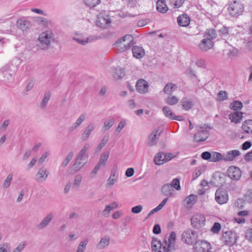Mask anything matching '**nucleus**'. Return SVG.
<instances>
[{"mask_svg": "<svg viewBox=\"0 0 252 252\" xmlns=\"http://www.w3.org/2000/svg\"><path fill=\"white\" fill-rule=\"evenodd\" d=\"M224 154L221 155L220 153L213 152L212 154L211 161L217 162L220 160H223Z\"/></svg>", "mask_w": 252, "mask_h": 252, "instance_id": "38", "label": "nucleus"}, {"mask_svg": "<svg viewBox=\"0 0 252 252\" xmlns=\"http://www.w3.org/2000/svg\"><path fill=\"white\" fill-rule=\"evenodd\" d=\"M125 75V71L122 68L117 67L115 69V72L113 74L114 78L116 79H120L123 78Z\"/></svg>", "mask_w": 252, "mask_h": 252, "instance_id": "34", "label": "nucleus"}, {"mask_svg": "<svg viewBox=\"0 0 252 252\" xmlns=\"http://www.w3.org/2000/svg\"><path fill=\"white\" fill-rule=\"evenodd\" d=\"M157 9L161 13H165L168 10V7L164 0H158L157 2Z\"/></svg>", "mask_w": 252, "mask_h": 252, "instance_id": "27", "label": "nucleus"}, {"mask_svg": "<svg viewBox=\"0 0 252 252\" xmlns=\"http://www.w3.org/2000/svg\"><path fill=\"white\" fill-rule=\"evenodd\" d=\"M109 139V135L108 134H106L103 137L100 143L98 145V146H97L98 150H101L105 145V144L107 143Z\"/></svg>", "mask_w": 252, "mask_h": 252, "instance_id": "43", "label": "nucleus"}, {"mask_svg": "<svg viewBox=\"0 0 252 252\" xmlns=\"http://www.w3.org/2000/svg\"><path fill=\"white\" fill-rule=\"evenodd\" d=\"M132 54L134 57L137 59H141L142 58V47L138 46H133Z\"/></svg>", "mask_w": 252, "mask_h": 252, "instance_id": "36", "label": "nucleus"}, {"mask_svg": "<svg viewBox=\"0 0 252 252\" xmlns=\"http://www.w3.org/2000/svg\"><path fill=\"white\" fill-rule=\"evenodd\" d=\"M237 240L236 234L231 230H228L222 233L221 240L226 245L233 246L236 242Z\"/></svg>", "mask_w": 252, "mask_h": 252, "instance_id": "4", "label": "nucleus"}, {"mask_svg": "<svg viewBox=\"0 0 252 252\" xmlns=\"http://www.w3.org/2000/svg\"><path fill=\"white\" fill-rule=\"evenodd\" d=\"M171 188L173 189L175 188L176 189L179 190L181 189L180 184V180L178 178L174 179L172 182L171 184Z\"/></svg>", "mask_w": 252, "mask_h": 252, "instance_id": "48", "label": "nucleus"}, {"mask_svg": "<svg viewBox=\"0 0 252 252\" xmlns=\"http://www.w3.org/2000/svg\"><path fill=\"white\" fill-rule=\"evenodd\" d=\"M174 189L171 188L169 184L164 185L161 188V192L164 195L168 197H170L173 194Z\"/></svg>", "mask_w": 252, "mask_h": 252, "instance_id": "25", "label": "nucleus"}, {"mask_svg": "<svg viewBox=\"0 0 252 252\" xmlns=\"http://www.w3.org/2000/svg\"><path fill=\"white\" fill-rule=\"evenodd\" d=\"M204 37L207 39H209L211 41L215 39L217 37V32L215 30L211 29L207 30L204 34Z\"/></svg>", "mask_w": 252, "mask_h": 252, "instance_id": "33", "label": "nucleus"}, {"mask_svg": "<svg viewBox=\"0 0 252 252\" xmlns=\"http://www.w3.org/2000/svg\"><path fill=\"white\" fill-rule=\"evenodd\" d=\"M118 178V174L116 170L112 169L111 173L107 180V185L109 186H113L116 183Z\"/></svg>", "mask_w": 252, "mask_h": 252, "instance_id": "26", "label": "nucleus"}, {"mask_svg": "<svg viewBox=\"0 0 252 252\" xmlns=\"http://www.w3.org/2000/svg\"><path fill=\"white\" fill-rule=\"evenodd\" d=\"M179 99L175 96H170L167 97L165 100V101L166 103L170 105H173L176 104H177Z\"/></svg>", "mask_w": 252, "mask_h": 252, "instance_id": "39", "label": "nucleus"}, {"mask_svg": "<svg viewBox=\"0 0 252 252\" xmlns=\"http://www.w3.org/2000/svg\"><path fill=\"white\" fill-rule=\"evenodd\" d=\"M88 243V239H85L83 241H82L79 243L77 247V250L76 252H84L86 246Z\"/></svg>", "mask_w": 252, "mask_h": 252, "instance_id": "40", "label": "nucleus"}, {"mask_svg": "<svg viewBox=\"0 0 252 252\" xmlns=\"http://www.w3.org/2000/svg\"><path fill=\"white\" fill-rule=\"evenodd\" d=\"M215 199L219 204L226 203L228 200L227 191L224 189H218L215 192Z\"/></svg>", "mask_w": 252, "mask_h": 252, "instance_id": "8", "label": "nucleus"}, {"mask_svg": "<svg viewBox=\"0 0 252 252\" xmlns=\"http://www.w3.org/2000/svg\"><path fill=\"white\" fill-rule=\"evenodd\" d=\"M252 146V143L250 141H246L242 145L241 148L243 150H247Z\"/></svg>", "mask_w": 252, "mask_h": 252, "instance_id": "61", "label": "nucleus"}, {"mask_svg": "<svg viewBox=\"0 0 252 252\" xmlns=\"http://www.w3.org/2000/svg\"><path fill=\"white\" fill-rule=\"evenodd\" d=\"M245 199L248 202H252V189H250L247 191L245 194Z\"/></svg>", "mask_w": 252, "mask_h": 252, "instance_id": "53", "label": "nucleus"}, {"mask_svg": "<svg viewBox=\"0 0 252 252\" xmlns=\"http://www.w3.org/2000/svg\"><path fill=\"white\" fill-rule=\"evenodd\" d=\"M206 219L204 216L200 214L193 215L191 218L192 226L196 229L203 227L205 223Z\"/></svg>", "mask_w": 252, "mask_h": 252, "instance_id": "9", "label": "nucleus"}, {"mask_svg": "<svg viewBox=\"0 0 252 252\" xmlns=\"http://www.w3.org/2000/svg\"><path fill=\"white\" fill-rule=\"evenodd\" d=\"M234 31V29L233 28H228L225 26H222L219 30V32L223 36L227 34H231L233 35L235 34Z\"/></svg>", "mask_w": 252, "mask_h": 252, "instance_id": "28", "label": "nucleus"}, {"mask_svg": "<svg viewBox=\"0 0 252 252\" xmlns=\"http://www.w3.org/2000/svg\"><path fill=\"white\" fill-rule=\"evenodd\" d=\"M162 112L164 115L170 119H173L174 117V113H173L168 106H164L162 108Z\"/></svg>", "mask_w": 252, "mask_h": 252, "instance_id": "37", "label": "nucleus"}, {"mask_svg": "<svg viewBox=\"0 0 252 252\" xmlns=\"http://www.w3.org/2000/svg\"><path fill=\"white\" fill-rule=\"evenodd\" d=\"M153 232L155 234H158L161 232L160 226L158 224L155 225L153 229Z\"/></svg>", "mask_w": 252, "mask_h": 252, "instance_id": "62", "label": "nucleus"}, {"mask_svg": "<svg viewBox=\"0 0 252 252\" xmlns=\"http://www.w3.org/2000/svg\"><path fill=\"white\" fill-rule=\"evenodd\" d=\"M86 162L87 161L82 162L81 160H78V158H76L75 162L73 165V168L75 171H78L85 165Z\"/></svg>", "mask_w": 252, "mask_h": 252, "instance_id": "41", "label": "nucleus"}, {"mask_svg": "<svg viewBox=\"0 0 252 252\" xmlns=\"http://www.w3.org/2000/svg\"><path fill=\"white\" fill-rule=\"evenodd\" d=\"M13 177V174L11 173L9 174L7 176V178L4 180L3 184V188L4 189H6L9 187V186L11 184V181L12 180Z\"/></svg>", "mask_w": 252, "mask_h": 252, "instance_id": "44", "label": "nucleus"}, {"mask_svg": "<svg viewBox=\"0 0 252 252\" xmlns=\"http://www.w3.org/2000/svg\"><path fill=\"white\" fill-rule=\"evenodd\" d=\"M244 10L243 4L239 0L232 1L229 4L228 11L230 15L234 17L241 15Z\"/></svg>", "mask_w": 252, "mask_h": 252, "instance_id": "3", "label": "nucleus"}, {"mask_svg": "<svg viewBox=\"0 0 252 252\" xmlns=\"http://www.w3.org/2000/svg\"><path fill=\"white\" fill-rule=\"evenodd\" d=\"M16 25L18 28L23 31L29 29L32 26L31 21L25 17L18 19Z\"/></svg>", "mask_w": 252, "mask_h": 252, "instance_id": "14", "label": "nucleus"}, {"mask_svg": "<svg viewBox=\"0 0 252 252\" xmlns=\"http://www.w3.org/2000/svg\"><path fill=\"white\" fill-rule=\"evenodd\" d=\"M221 229V225L219 222H215L213 225V226L211 228V231L214 233H218L219 232Z\"/></svg>", "mask_w": 252, "mask_h": 252, "instance_id": "50", "label": "nucleus"}, {"mask_svg": "<svg viewBox=\"0 0 252 252\" xmlns=\"http://www.w3.org/2000/svg\"><path fill=\"white\" fill-rule=\"evenodd\" d=\"M197 132L194 134V139L196 142H201L207 139L209 135L208 130L207 128L199 126L196 127Z\"/></svg>", "mask_w": 252, "mask_h": 252, "instance_id": "6", "label": "nucleus"}, {"mask_svg": "<svg viewBox=\"0 0 252 252\" xmlns=\"http://www.w3.org/2000/svg\"><path fill=\"white\" fill-rule=\"evenodd\" d=\"M141 211L142 206L140 205L132 207L131 209V212L134 214L139 213Z\"/></svg>", "mask_w": 252, "mask_h": 252, "instance_id": "58", "label": "nucleus"}, {"mask_svg": "<svg viewBox=\"0 0 252 252\" xmlns=\"http://www.w3.org/2000/svg\"><path fill=\"white\" fill-rule=\"evenodd\" d=\"M243 103L238 100H234L229 105V107L231 110L235 111H238L243 107Z\"/></svg>", "mask_w": 252, "mask_h": 252, "instance_id": "32", "label": "nucleus"}, {"mask_svg": "<svg viewBox=\"0 0 252 252\" xmlns=\"http://www.w3.org/2000/svg\"><path fill=\"white\" fill-rule=\"evenodd\" d=\"M85 4L90 7H94L100 2V0H84Z\"/></svg>", "mask_w": 252, "mask_h": 252, "instance_id": "47", "label": "nucleus"}, {"mask_svg": "<svg viewBox=\"0 0 252 252\" xmlns=\"http://www.w3.org/2000/svg\"><path fill=\"white\" fill-rule=\"evenodd\" d=\"M161 131L158 129H155L151 134L149 135L148 140L147 142L148 145L152 146L157 144L159 136L160 135Z\"/></svg>", "mask_w": 252, "mask_h": 252, "instance_id": "13", "label": "nucleus"}, {"mask_svg": "<svg viewBox=\"0 0 252 252\" xmlns=\"http://www.w3.org/2000/svg\"><path fill=\"white\" fill-rule=\"evenodd\" d=\"M213 42L211 41L209 39L204 38L203 39L198 45L200 50L203 51H207L211 49L213 47Z\"/></svg>", "mask_w": 252, "mask_h": 252, "instance_id": "19", "label": "nucleus"}, {"mask_svg": "<svg viewBox=\"0 0 252 252\" xmlns=\"http://www.w3.org/2000/svg\"><path fill=\"white\" fill-rule=\"evenodd\" d=\"M26 246V242H23L16 247L12 252H20L22 251Z\"/></svg>", "mask_w": 252, "mask_h": 252, "instance_id": "54", "label": "nucleus"}, {"mask_svg": "<svg viewBox=\"0 0 252 252\" xmlns=\"http://www.w3.org/2000/svg\"><path fill=\"white\" fill-rule=\"evenodd\" d=\"M134 173V170L133 168H128L126 169L125 175L127 177H130L133 176Z\"/></svg>", "mask_w": 252, "mask_h": 252, "instance_id": "60", "label": "nucleus"}, {"mask_svg": "<svg viewBox=\"0 0 252 252\" xmlns=\"http://www.w3.org/2000/svg\"><path fill=\"white\" fill-rule=\"evenodd\" d=\"M185 0H169V4L174 8L180 7L184 3Z\"/></svg>", "mask_w": 252, "mask_h": 252, "instance_id": "42", "label": "nucleus"}, {"mask_svg": "<svg viewBox=\"0 0 252 252\" xmlns=\"http://www.w3.org/2000/svg\"><path fill=\"white\" fill-rule=\"evenodd\" d=\"M197 196L190 194L185 199V205L187 208H191L197 202Z\"/></svg>", "mask_w": 252, "mask_h": 252, "instance_id": "22", "label": "nucleus"}, {"mask_svg": "<svg viewBox=\"0 0 252 252\" xmlns=\"http://www.w3.org/2000/svg\"><path fill=\"white\" fill-rule=\"evenodd\" d=\"M73 39L74 40L76 41L77 42L82 45H85L86 44L89 42V38H87L86 40L81 39L77 37H73Z\"/></svg>", "mask_w": 252, "mask_h": 252, "instance_id": "55", "label": "nucleus"}, {"mask_svg": "<svg viewBox=\"0 0 252 252\" xmlns=\"http://www.w3.org/2000/svg\"><path fill=\"white\" fill-rule=\"evenodd\" d=\"M49 175V172L47 169L44 167H42L37 171L36 174L35 180L38 182H42L45 181Z\"/></svg>", "mask_w": 252, "mask_h": 252, "instance_id": "15", "label": "nucleus"}, {"mask_svg": "<svg viewBox=\"0 0 252 252\" xmlns=\"http://www.w3.org/2000/svg\"><path fill=\"white\" fill-rule=\"evenodd\" d=\"M197 238L196 232L192 230L189 229L184 231L182 235V241L188 245H192L195 243Z\"/></svg>", "mask_w": 252, "mask_h": 252, "instance_id": "5", "label": "nucleus"}, {"mask_svg": "<svg viewBox=\"0 0 252 252\" xmlns=\"http://www.w3.org/2000/svg\"><path fill=\"white\" fill-rule=\"evenodd\" d=\"M38 40L40 45L39 44L38 46L42 49H47L48 48L50 43L54 41V35L51 31H46L39 35Z\"/></svg>", "mask_w": 252, "mask_h": 252, "instance_id": "2", "label": "nucleus"}, {"mask_svg": "<svg viewBox=\"0 0 252 252\" xmlns=\"http://www.w3.org/2000/svg\"><path fill=\"white\" fill-rule=\"evenodd\" d=\"M202 172L200 168H197L196 169L195 171L193 172L192 177L193 179H196L197 177H198L200 175H201Z\"/></svg>", "mask_w": 252, "mask_h": 252, "instance_id": "64", "label": "nucleus"}, {"mask_svg": "<svg viewBox=\"0 0 252 252\" xmlns=\"http://www.w3.org/2000/svg\"><path fill=\"white\" fill-rule=\"evenodd\" d=\"M212 154L209 152H204L201 154V158L206 160L211 159Z\"/></svg>", "mask_w": 252, "mask_h": 252, "instance_id": "56", "label": "nucleus"}, {"mask_svg": "<svg viewBox=\"0 0 252 252\" xmlns=\"http://www.w3.org/2000/svg\"><path fill=\"white\" fill-rule=\"evenodd\" d=\"M228 176L234 180H238L241 176V171L239 168L231 166H230L227 171Z\"/></svg>", "mask_w": 252, "mask_h": 252, "instance_id": "11", "label": "nucleus"}, {"mask_svg": "<svg viewBox=\"0 0 252 252\" xmlns=\"http://www.w3.org/2000/svg\"><path fill=\"white\" fill-rule=\"evenodd\" d=\"M177 22L180 26L187 27L190 23V18L187 14H183L178 17Z\"/></svg>", "mask_w": 252, "mask_h": 252, "instance_id": "23", "label": "nucleus"}, {"mask_svg": "<svg viewBox=\"0 0 252 252\" xmlns=\"http://www.w3.org/2000/svg\"><path fill=\"white\" fill-rule=\"evenodd\" d=\"M115 120L114 118H110L105 121L104 123L103 127L105 130L109 129L114 124Z\"/></svg>", "mask_w": 252, "mask_h": 252, "instance_id": "45", "label": "nucleus"}, {"mask_svg": "<svg viewBox=\"0 0 252 252\" xmlns=\"http://www.w3.org/2000/svg\"><path fill=\"white\" fill-rule=\"evenodd\" d=\"M53 218L54 216L53 214L50 213L48 214L45 217L43 218L40 223L36 225V228L38 230H40L45 228L53 219Z\"/></svg>", "mask_w": 252, "mask_h": 252, "instance_id": "21", "label": "nucleus"}, {"mask_svg": "<svg viewBox=\"0 0 252 252\" xmlns=\"http://www.w3.org/2000/svg\"><path fill=\"white\" fill-rule=\"evenodd\" d=\"M73 156V153L72 151L69 152L68 155H67L66 157L64 159V160L63 161V162L62 163V166L63 167H65L67 166V165L68 164V163L70 162V161L72 159Z\"/></svg>", "mask_w": 252, "mask_h": 252, "instance_id": "46", "label": "nucleus"}, {"mask_svg": "<svg viewBox=\"0 0 252 252\" xmlns=\"http://www.w3.org/2000/svg\"><path fill=\"white\" fill-rule=\"evenodd\" d=\"M243 113L240 111L231 112L228 115L229 119L234 124L240 123L243 119Z\"/></svg>", "mask_w": 252, "mask_h": 252, "instance_id": "18", "label": "nucleus"}, {"mask_svg": "<svg viewBox=\"0 0 252 252\" xmlns=\"http://www.w3.org/2000/svg\"><path fill=\"white\" fill-rule=\"evenodd\" d=\"M181 104L183 109L185 110H189L192 108L193 105L191 100L186 98H184L181 100Z\"/></svg>", "mask_w": 252, "mask_h": 252, "instance_id": "30", "label": "nucleus"}, {"mask_svg": "<svg viewBox=\"0 0 252 252\" xmlns=\"http://www.w3.org/2000/svg\"><path fill=\"white\" fill-rule=\"evenodd\" d=\"M82 178L81 175L78 174L76 175L73 182L74 186H75L76 187H79L81 184V182L82 181Z\"/></svg>", "mask_w": 252, "mask_h": 252, "instance_id": "52", "label": "nucleus"}, {"mask_svg": "<svg viewBox=\"0 0 252 252\" xmlns=\"http://www.w3.org/2000/svg\"><path fill=\"white\" fill-rule=\"evenodd\" d=\"M161 245L160 241L158 240L157 239L153 238L152 242V249L153 250H156L158 248L160 247Z\"/></svg>", "mask_w": 252, "mask_h": 252, "instance_id": "49", "label": "nucleus"}, {"mask_svg": "<svg viewBox=\"0 0 252 252\" xmlns=\"http://www.w3.org/2000/svg\"><path fill=\"white\" fill-rule=\"evenodd\" d=\"M174 156L171 153L159 152L154 158L155 163L157 165H162L172 159Z\"/></svg>", "mask_w": 252, "mask_h": 252, "instance_id": "7", "label": "nucleus"}, {"mask_svg": "<svg viewBox=\"0 0 252 252\" xmlns=\"http://www.w3.org/2000/svg\"><path fill=\"white\" fill-rule=\"evenodd\" d=\"M110 239L107 236L102 237L99 243L97 245V247L99 249H103L106 247L109 244Z\"/></svg>", "mask_w": 252, "mask_h": 252, "instance_id": "35", "label": "nucleus"}, {"mask_svg": "<svg viewBox=\"0 0 252 252\" xmlns=\"http://www.w3.org/2000/svg\"><path fill=\"white\" fill-rule=\"evenodd\" d=\"M241 153L239 150H234L228 152L226 154H224L223 160L225 161H230L235 160L240 155Z\"/></svg>", "mask_w": 252, "mask_h": 252, "instance_id": "20", "label": "nucleus"}, {"mask_svg": "<svg viewBox=\"0 0 252 252\" xmlns=\"http://www.w3.org/2000/svg\"><path fill=\"white\" fill-rule=\"evenodd\" d=\"M177 89V87L176 85L173 84L172 83H167L164 87L163 89V92L165 94H171L174 91H175Z\"/></svg>", "mask_w": 252, "mask_h": 252, "instance_id": "29", "label": "nucleus"}, {"mask_svg": "<svg viewBox=\"0 0 252 252\" xmlns=\"http://www.w3.org/2000/svg\"><path fill=\"white\" fill-rule=\"evenodd\" d=\"M176 240V234L174 231H172L168 239V242L165 240L164 242L166 244V247H164L163 250L164 252H169V249H175V241Z\"/></svg>", "mask_w": 252, "mask_h": 252, "instance_id": "12", "label": "nucleus"}, {"mask_svg": "<svg viewBox=\"0 0 252 252\" xmlns=\"http://www.w3.org/2000/svg\"><path fill=\"white\" fill-rule=\"evenodd\" d=\"M51 96V92L48 91L45 93L43 98L40 104L41 108L44 109L46 106L48 101L50 100Z\"/></svg>", "mask_w": 252, "mask_h": 252, "instance_id": "31", "label": "nucleus"}, {"mask_svg": "<svg viewBox=\"0 0 252 252\" xmlns=\"http://www.w3.org/2000/svg\"><path fill=\"white\" fill-rule=\"evenodd\" d=\"M244 203V200L242 199H238L235 202V205L236 207L239 209L242 208Z\"/></svg>", "mask_w": 252, "mask_h": 252, "instance_id": "63", "label": "nucleus"}, {"mask_svg": "<svg viewBox=\"0 0 252 252\" xmlns=\"http://www.w3.org/2000/svg\"><path fill=\"white\" fill-rule=\"evenodd\" d=\"M195 248L201 252H209L211 248L209 242L204 240H199L195 243Z\"/></svg>", "mask_w": 252, "mask_h": 252, "instance_id": "16", "label": "nucleus"}, {"mask_svg": "<svg viewBox=\"0 0 252 252\" xmlns=\"http://www.w3.org/2000/svg\"><path fill=\"white\" fill-rule=\"evenodd\" d=\"M245 236L247 239L252 242V228L249 229L247 230Z\"/></svg>", "mask_w": 252, "mask_h": 252, "instance_id": "57", "label": "nucleus"}, {"mask_svg": "<svg viewBox=\"0 0 252 252\" xmlns=\"http://www.w3.org/2000/svg\"><path fill=\"white\" fill-rule=\"evenodd\" d=\"M111 22V21L108 16L106 17L99 16L96 20V24L100 28L106 29L109 26Z\"/></svg>", "mask_w": 252, "mask_h": 252, "instance_id": "17", "label": "nucleus"}, {"mask_svg": "<svg viewBox=\"0 0 252 252\" xmlns=\"http://www.w3.org/2000/svg\"><path fill=\"white\" fill-rule=\"evenodd\" d=\"M218 97L220 100H225L227 98V93L225 91H220L218 93Z\"/></svg>", "mask_w": 252, "mask_h": 252, "instance_id": "51", "label": "nucleus"}, {"mask_svg": "<svg viewBox=\"0 0 252 252\" xmlns=\"http://www.w3.org/2000/svg\"><path fill=\"white\" fill-rule=\"evenodd\" d=\"M94 125L93 123H91L88 126L82 135L81 138L83 141H85L89 138L91 132L94 129Z\"/></svg>", "mask_w": 252, "mask_h": 252, "instance_id": "24", "label": "nucleus"}, {"mask_svg": "<svg viewBox=\"0 0 252 252\" xmlns=\"http://www.w3.org/2000/svg\"><path fill=\"white\" fill-rule=\"evenodd\" d=\"M149 85L148 83L143 79V94H145L148 92Z\"/></svg>", "mask_w": 252, "mask_h": 252, "instance_id": "59", "label": "nucleus"}, {"mask_svg": "<svg viewBox=\"0 0 252 252\" xmlns=\"http://www.w3.org/2000/svg\"><path fill=\"white\" fill-rule=\"evenodd\" d=\"M241 128L243 132L238 134V136L239 138L241 139L243 138V133H246L249 135L252 134V120H245L242 123Z\"/></svg>", "mask_w": 252, "mask_h": 252, "instance_id": "10", "label": "nucleus"}, {"mask_svg": "<svg viewBox=\"0 0 252 252\" xmlns=\"http://www.w3.org/2000/svg\"><path fill=\"white\" fill-rule=\"evenodd\" d=\"M133 40V37L131 35L126 34L122 37L119 38L113 44V46L117 47L118 50L122 53L130 48L132 46Z\"/></svg>", "mask_w": 252, "mask_h": 252, "instance_id": "1", "label": "nucleus"}]
</instances>
